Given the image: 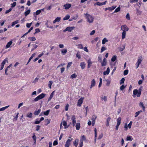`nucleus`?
<instances>
[{
  "label": "nucleus",
  "instance_id": "1",
  "mask_svg": "<svg viewBox=\"0 0 147 147\" xmlns=\"http://www.w3.org/2000/svg\"><path fill=\"white\" fill-rule=\"evenodd\" d=\"M46 94L42 93L38 96L37 97L34 98L33 100V102H36L38 100L43 98L45 96Z\"/></svg>",
  "mask_w": 147,
  "mask_h": 147
},
{
  "label": "nucleus",
  "instance_id": "2",
  "mask_svg": "<svg viewBox=\"0 0 147 147\" xmlns=\"http://www.w3.org/2000/svg\"><path fill=\"white\" fill-rule=\"evenodd\" d=\"M142 60L143 58L142 56H140L138 57V60L136 64V65H137L136 68H138V67L140 65L142 61Z\"/></svg>",
  "mask_w": 147,
  "mask_h": 147
},
{
  "label": "nucleus",
  "instance_id": "3",
  "mask_svg": "<svg viewBox=\"0 0 147 147\" xmlns=\"http://www.w3.org/2000/svg\"><path fill=\"white\" fill-rule=\"evenodd\" d=\"M86 16V18L87 19V21L89 23L92 22V16L86 13L85 14Z\"/></svg>",
  "mask_w": 147,
  "mask_h": 147
},
{
  "label": "nucleus",
  "instance_id": "4",
  "mask_svg": "<svg viewBox=\"0 0 147 147\" xmlns=\"http://www.w3.org/2000/svg\"><path fill=\"white\" fill-rule=\"evenodd\" d=\"M73 140V138L71 139H68L66 141L65 144V147H69L71 143V142Z\"/></svg>",
  "mask_w": 147,
  "mask_h": 147
},
{
  "label": "nucleus",
  "instance_id": "5",
  "mask_svg": "<svg viewBox=\"0 0 147 147\" xmlns=\"http://www.w3.org/2000/svg\"><path fill=\"white\" fill-rule=\"evenodd\" d=\"M121 118L119 117L117 119V124L116 127V129L117 130L119 128V126L120 124L121 121Z\"/></svg>",
  "mask_w": 147,
  "mask_h": 147
},
{
  "label": "nucleus",
  "instance_id": "6",
  "mask_svg": "<svg viewBox=\"0 0 147 147\" xmlns=\"http://www.w3.org/2000/svg\"><path fill=\"white\" fill-rule=\"evenodd\" d=\"M75 28L74 27H67L65 30H63V32H65L66 31L71 32Z\"/></svg>",
  "mask_w": 147,
  "mask_h": 147
},
{
  "label": "nucleus",
  "instance_id": "7",
  "mask_svg": "<svg viewBox=\"0 0 147 147\" xmlns=\"http://www.w3.org/2000/svg\"><path fill=\"white\" fill-rule=\"evenodd\" d=\"M121 29L123 31H128L129 30V28L126 25L121 26Z\"/></svg>",
  "mask_w": 147,
  "mask_h": 147
},
{
  "label": "nucleus",
  "instance_id": "8",
  "mask_svg": "<svg viewBox=\"0 0 147 147\" xmlns=\"http://www.w3.org/2000/svg\"><path fill=\"white\" fill-rule=\"evenodd\" d=\"M6 61H7V58L4 60L2 61L1 65V67H0V70H2L3 68L4 65Z\"/></svg>",
  "mask_w": 147,
  "mask_h": 147
},
{
  "label": "nucleus",
  "instance_id": "9",
  "mask_svg": "<svg viewBox=\"0 0 147 147\" xmlns=\"http://www.w3.org/2000/svg\"><path fill=\"white\" fill-rule=\"evenodd\" d=\"M71 119L72 121V125L73 126H74L76 124V118L75 115H73L72 116Z\"/></svg>",
  "mask_w": 147,
  "mask_h": 147
},
{
  "label": "nucleus",
  "instance_id": "10",
  "mask_svg": "<svg viewBox=\"0 0 147 147\" xmlns=\"http://www.w3.org/2000/svg\"><path fill=\"white\" fill-rule=\"evenodd\" d=\"M83 98H82L79 99L78 101L77 102V106L78 107H80L81 105L83 102Z\"/></svg>",
  "mask_w": 147,
  "mask_h": 147
},
{
  "label": "nucleus",
  "instance_id": "11",
  "mask_svg": "<svg viewBox=\"0 0 147 147\" xmlns=\"http://www.w3.org/2000/svg\"><path fill=\"white\" fill-rule=\"evenodd\" d=\"M86 140V137L85 136L83 135L81 136L80 143L83 144V142Z\"/></svg>",
  "mask_w": 147,
  "mask_h": 147
},
{
  "label": "nucleus",
  "instance_id": "12",
  "mask_svg": "<svg viewBox=\"0 0 147 147\" xmlns=\"http://www.w3.org/2000/svg\"><path fill=\"white\" fill-rule=\"evenodd\" d=\"M71 4L69 3H66L63 6L65 7V9H68L71 6Z\"/></svg>",
  "mask_w": 147,
  "mask_h": 147
},
{
  "label": "nucleus",
  "instance_id": "13",
  "mask_svg": "<svg viewBox=\"0 0 147 147\" xmlns=\"http://www.w3.org/2000/svg\"><path fill=\"white\" fill-rule=\"evenodd\" d=\"M107 3V1H105L104 2H102V3H100L99 2H97L94 5H99V6H101L103 5H105Z\"/></svg>",
  "mask_w": 147,
  "mask_h": 147
},
{
  "label": "nucleus",
  "instance_id": "14",
  "mask_svg": "<svg viewBox=\"0 0 147 147\" xmlns=\"http://www.w3.org/2000/svg\"><path fill=\"white\" fill-rule=\"evenodd\" d=\"M101 99L102 101H104L105 102H106L107 100V96L102 95L101 96Z\"/></svg>",
  "mask_w": 147,
  "mask_h": 147
},
{
  "label": "nucleus",
  "instance_id": "15",
  "mask_svg": "<svg viewBox=\"0 0 147 147\" xmlns=\"http://www.w3.org/2000/svg\"><path fill=\"white\" fill-rule=\"evenodd\" d=\"M79 142V140L78 139H75L74 141L73 142V145L76 147H77L78 145V142Z\"/></svg>",
  "mask_w": 147,
  "mask_h": 147
},
{
  "label": "nucleus",
  "instance_id": "16",
  "mask_svg": "<svg viewBox=\"0 0 147 147\" xmlns=\"http://www.w3.org/2000/svg\"><path fill=\"white\" fill-rule=\"evenodd\" d=\"M61 122H62L63 125L64 126V128L65 129H66L69 127V125H67V122L65 121H62Z\"/></svg>",
  "mask_w": 147,
  "mask_h": 147
},
{
  "label": "nucleus",
  "instance_id": "17",
  "mask_svg": "<svg viewBox=\"0 0 147 147\" xmlns=\"http://www.w3.org/2000/svg\"><path fill=\"white\" fill-rule=\"evenodd\" d=\"M12 43V42L11 41L7 43L5 46V49H7L10 47V46L11 45Z\"/></svg>",
  "mask_w": 147,
  "mask_h": 147
},
{
  "label": "nucleus",
  "instance_id": "18",
  "mask_svg": "<svg viewBox=\"0 0 147 147\" xmlns=\"http://www.w3.org/2000/svg\"><path fill=\"white\" fill-rule=\"evenodd\" d=\"M139 106L142 107L143 111V112H144L145 111V107L144 106L143 103L142 102H140L139 103Z\"/></svg>",
  "mask_w": 147,
  "mask_h": 147
},
{
  "label": "nucleus",
  "instance_id": "19",
  "mask_svg": "<svg viewBox=\"0 0 147 147\" xmlns=\"http://www.w3.org/2000/svg\"><path fill=\"white\" fill-rule=\"evenodd\" d=\"M110 72V69L109 67H108L107 68V69L106 71H105L103 72V75H106L108 74Z\"/></svg>",
  "mask_w": 147,
  "mask_h": 147
},
{
  "label": "nucleus",
  "instance_id": "20",
  "mask_svg": "<svg viewBox=\"0 0 147 147\" xmlns=\"http://www.w3.org/2000/svg\"><path fill=\"white\" fill-rule=\"evenodd\" d=\"M97 118V116L95 115L92 116V126L94 125L95 123V120Z\"/></svg>",
  "mask_w": 147,
  "mask_h": 147
},
{
  "label": "nucleus",
  "instance_id": "21",
  "mask_svg": "<svg viewBox=\"0 0 147 147\" xmlns=\"http://www.w3.org/2000/svg\"><path fill=\"white\" fill-rule=\"evenodd\" d=\"M94 142H95L96 141V137H97V130H96V128H94Z\"/></svg>",
  "mask_w": 147,
  "mask_h": 147
},
{
  "label": "nucleus",
  "instance_id": "22",
  "mask_svg": "<svg viewBox=\"0 0 147 147\" xmlns=\"http://www.w3.org/2000/svg\"><path fill=\"white\" fill-rule=\"evenodd\" d=\"M107 64V60L105 58H104L103 59L102 62L101 63V65L102 66H105Z\"/></svg>",
  "mask_w": 147,
  "mask_h": 147
},
{
  "label": "nucleus",
  "instance_id": "23",
  "mask_svg": "<svg viewBox=\"0 0 147 147\" xmlns=\"http://www.w3.org/2000/svg\"><path fill=\"white\" fill-rule=\"evenodd\" d=\"M61 20V18L59 17H57L53 21V23L55 24L56 22H59Z\"/></svg>",
  "mask_w": 147,
  "mask_h": 147
},
{
  "label": "nucleus",
  "instance_id": "24",
  "mask_svg": "<svg viewBox=\"0 0 147 147\" xmlns=\"http://www.w3.org/2000/svg\"><path fill=\"white\" fill-rule=\"evenodd\" d=\"M41 110L40 109H38V110H36L34 112V115H38L39 113H40Z\"/></svg>",
  "mask_w": 147,
  "mask_h": 147
},
{
  "label": "nucleus",
  "instance_id": "25",
  "mask_svg": "<svg viewBox=\"0 0 147 147\" xmlns=\"http://www.w3.org/2000/svg\"><path fill=\"white\" fill-rule=\"evenodd\" d=\"M85 65L86 64L84 62H82L80 63V65L81 67V68L82 69L85 68Z\"/></svg>",
  "mask_w": 147,
  "mask_h": 147
},
{
  "label": "nucleus",
  "instance_id": "26",
  "mask_svg": "<svg viewBox=\"0 0 147 147\" xmlns=\"http://www.w3.org/2000/svg\"><path fill=\"white\" fill-rule=\"evenodd\" d=\"M76 129L77 130H79L80 127V123H77L76 125Z\"/></svg>",
  "mask_w": 147,
  "mask_h": 147
},
{
  "label": "nucleus",
  "instance_id": "27",
  "mask_svg": "<svg viewBox=\"0 0 147 147\" xmlns=\"http://www.w3.org/2000/svg\"><path fill=\"white\" fill-rule=\"evenodd\" d=\"M111 119V118L109 117H108L107 119V124L106 126L108 127L109 125V122Z\"/></svg>",
  "mask_w": 147,
  "mask_h": 147
},
{
  "label": "nucleus",
  "instance_id": "28",
  "mask_svg": "<svg viewBox=\"0 0 147 147\" xmlns=\"http://www.w3.org/2000/svg\"><path fill=\"white\" fill-rule=\"evenodd\" d=\"M138 91L137 89H135L133 91V96L134 97H135L136 95L138 93Z\"/></svg>",
  "mask_w": 147,
  "mask_h": 147
},
{
  "label": "nucleus",
  "instance_id": "29",
  "mask_svg": "<svg viewBox=\"0 0 147 147\" xmlns=\"http://www.w3.org/2000/svg\"><path fill=\"white\" fill-rule=\"evenodd\" d=\"M50 111V109L44 112L43 114L47 116L49 114Z\"/></svg>",
  "mask_w": 147,
  "mask_h": 147
},
{
  "label": "nucleus",
  "instance_id": "30",
  "mask_svg": "<svg viewBox=\"0 0 147 147\" xmlns=\"http://www.w3.org/2000/svg\"><path fill=\"white\" fill-rule=\"evenodd\" d=\"M126 32V31H123L122 34V38L123 39L125 37Z\"/></svg>",
  "mask_w": 147,
  "mask_h": 147
},
{
  "label": "nucleus",
  "instance_id": "31",
  "mask_svg": "<svg viewBox=\"0 0 147 147\" xmlns=\"http://www.w3.org/2000/svg\"><path fill=\"white\" fill-rule=\"evenodd\" d=\"M88 68H89L91 67V64H92V62L91 61V59H89L88 60Z\"/></svg>",
  "mask_w": 147,
  "mask_h": 147
},
{
  "label": "nucleus",
  "instance_id": "32",
  "mask_svg": "<svg viewBox=\"0 0 147 147\" xmlns=\"http://www.w3.org/2000/svg\"><path fill=\"white\" fill-rule=\"evenodd\" d=\"M136 14L138 15H140L142 13V11H141L139 9H136Z\"/></svg>",
  "mask_w": 147,
  "mask_h": 147
},
{
  "label": "nucleus",
  "instance_id": "33",
  "mask_svg": "<svg viewBox=\"0 0 147 147\" xmlns=\"http://www.w3.org/2000/svg\"><path fill=\"white\" fill-rule=\"evenodd\" d=\"M61 53L63 55H65L67 52V49H63L61 51Z\"/></svg>",
  "mask_w": 147,
  "mask_h": 147
},
{
  "label": "nucleus",
  "instance_id": "34",
  "mask_svg": "<svg viewBox=\"0 0 147 147\" xmlns=\"http://www.w3.org/2000/svg\"><path fill=\"white\" fill-rule=\"evenodd\" d=\"M26 117L30 118H32V113H28L26 115Z\"/></svg>",
  "mask_w": 147,
  "mask_h": 147
},
{
  "label": "nucleus",
  "instance_id": "35",
  "mask_svg": "<svg viewBox=\"0 0 147 147\" xmlns=\"http://www.w3.org/2000/svg\"><path fill=\"white\" fill-rule=\"evenodd\" d=\"M30 9L24 12V15L25 16H27L30 13Z\"/></svg>",
  "mask_w": 147,
  "mask_h": 147
},
{
  "label": "nucleus",
  "instance_id": "36",
  "mask_svg": "<svg viewBox=\"0 0 147 147\" xmlns=\"http://www.w3.org/2000/svg\"><path fill=\"white\" fill-rule=\"evenodd\" d=\"M108 42V40L106 38H104L102 40V44L104 45L106 42Z\"/></svg>",
  "mask_w": 147,
  "mask_h": 147
},
{
  "label": "nucleus",
  "instance_id": "37",
  "mask_svg": "<svg viewBox=\"0 0 147 147\" xmlns=\"http://www.w3.org/2000/svg\"><path fill=\"white\" fill-rule=\"evenodd\" d=\"M142 110H140L139 111H138L136 112L135 113V117H137L140 114V113L141 112H142Z\"/></svg>",
  "mask_w": 147,
  "mask_h": 147
},
{
  "label": "nucleus",
  "instance_id": "38",
  "mask_svg": "<svg viewBox=\"0 0 147 147\" xmlns=\"http://www.w3.org/2000/svg\"><path fill=\"white\" fill-rule=\"evenodd\" d=\"M18 115H19L18 113H15V115H16V116H15V117H14L13 118L14 120L16 121L17 120V119H18Z\"/></svg>",
  "mask_w": 147,
  "mask_h": 147
},
{
  "label": "nucleus",
  "instance_id": "39",
  "mask_svg": "<svg viewBox=\"0 0 147 147\" xmlns=\"http://www.w3.org/2000/svg\"><path fill=\"white\" fill-rule=\"evenodd\" d=\"M117 57V56L116 55H114L112 57V58L111 59V61L113 62H114V61H115Z\"/></svg>",
  "mask_w": 147,
  "mask_h": 147
},
{
  "label": "nucleus",
  "instance_id": "40",
  "mask_svg": "<svg viewBox=\"0 0 147 147\" xmlns=\"http://www.w3.org/2000/svg\"><path fill=\"white\" fill-rule=\"evenodd\" d=\"M9 106V105H8L6 106H5V107L0 108V111H4L5 110L7 109V108H8Z\"/></svg>",
  "mask_w": 147,
  "mask_h": 147
},
{
  "label": "nucleus",
  "instance_id": "41",
  "mask_svg": "<svg viewBox=\"0 0 147 147\" xmlns=\"http://www.w3.org/2000/svg\"><path fill=\"white\" fill-rule=\"evenodd\" d=\"M18 22H19V20H16V21H15L13 22L12 23V24L11 25V26L12 27H13L15 24L18 23Z\"/></svg>",
  "mask_w": 147,
  "mask_h": 147
},
{
  "label": "nucleus",
  "instance_id": "42",
  "mask_svg": "<svg viewBox=\"0 0 147 147\" xmlns=\"http://www.w3.org/2000/svg\"><path fill=\"white\" fill-rule=\"evenodd\" d=\"M116 6H113L111 7H108V10H112L115 9L116 7Z\"/></svg>",
  "mask_w": 147,
  "mask_h": 147
},
{
  "label": "nucleus",
  "instance_id": "43",
  "mask_svg": "<svg viewBox=\"0 0 147 147\" xmlns=\"http://www.w3.org/2000/svg\"><path fill=\"white\" fill-rule=\"evenodd\" d=\"M32 138L34 141V143H36V137L34 133L32 136Z\"/></svg>",
  "mask_w": 147,
  "mask_h": 147
},
{
  "label": "nucleus",
  "instance_id": "44",
  "mask_svg": "<svg viewBox=\"0 0 147 147\" xmlns=\"http://www.w3.org/2000/svg\"><path fill=\"white\" fill-rule=\"evenodd\" d=\"M53 82L52 81H50L49 82L48 86L50 89L51 88V86Z\"/></svg>",
  "mask_w": 147,
  "mask_h": 147
},
{
  "label": "nucleus",
  "instance_id": "45",
  "mask_svg": "<svg viewBox=\"0 0 147 147\" xmlns=\"http://www.w3.org/2000/svg\"><path fill=\"white\" fill-rule=\"evenodd\" d=\"M125 80V78H122L120 81V84L121 85L123 84L124 83Z\"/></svg>",
  "mask_w": 147,
  "mask_h": 147
},
{
  "label": "nucleus",
  "instance_id": "46",
  "mask_svg": "<svg viewBox=\"0 0 147 147\" xmlns=\"http://www.w3.org/2000/svg\"><path fill=\"white\" fill-rule=\"evenodd\" d=\"M70 18V16L69 15L66 16H65L63 18V20H68Z\"/></svg>",
  "mask_w": 147,
  "mask_h": 147
},
{
  "label": "nucleus",
  "instance_id": "47",
  "mask_svg": "<svg viewBox=\"0 0 147 147\" xmlns=\"http://www.w3.org/2000/svg\"><path fill=\"white\" fill-rule=\"evenodd\" d=\"M16 5V2H13L11 4V7L13 8Z\"/></svg>",
  "mask_w": 147,
  "mask_h": 147
},
{
  "label": "nucleus",
  "instance_id": "48",
  "mask_svg": "<svg viewBox=\"0 0 147 147\" xmlns=\"http://www.w3.org/2000/svg\"><path fill=\"white\" fill-rule=\"evenodd\" d=\"M52 6L51 5L47 6L46 5L45 7L46 9L48 10H50Z\"/></svg>",
  "mask_w": 147,
  "mask_h": 147
},
{
  "label": "nucleus",
  "instance_id": "49",
  "mask_svg": "<svg viewBox=\"0 0 147 147\" xmlns=\"http://www.w3.org/2000/svg\"><path fill=\"white\" fill-rule=\"evenodd\" d=\"M125 17L126 19H127L128 20H130V19L129 14L128 13L127 14Z\"/></svg>",
  "mask_w": 147,
  "mask_h": 147
},
{
  "label": "nucleus",
  "instance_id": "50",
  "mask_svg": "<svg viewBox=\"0 0 147 147\" xmlns=\"http://www.w3.org/2000/svg\"><path fill=\"white\" fill-rule=\"evenodd\" d=\"M131 136H128L127 137L126 140L127 141H131Z\"/></svg>",
  "mask_w": 147,
  "mask_h": 147
},
{
  "label": "nucleus",
  "instance_id": "51",
  "mask_svg": "<svg viewBox=\"0 0 147 147\" xmlns=\"http://www.w3.org/2000/svg\"><path fill=\"white\" fill-rule=\"evenodd\" d=\"M107 48L104 47H102L101 49V53H102L103 51L106 50Z\"/></svg>",
  "mask_w": 147,
  "mask_h": 147
},
{
  "label": "nucleus",
  "instance_id": "52",
  "mask_svg": "<svg viewBox=\"0 0 147 147\" xmlns=\"http://www.w3.org/2000/svg\"><path fill=\"white\" fill-rule=\"evenodd\" d=\"M78 48V49H83V47L82 45L81 44H79L77 45Z\"/></svg>",
  "mask_w": 147,
  "mask_h": 147
},
{
  "label": "nucleus",
  "instance_id": "53",
  "mask_svg": "<svg viewBox=\"0 0 147 147\" xmlns=\"http://www.w3.org/2000/svg\"><path fill=\"white\" fill-rule=\"evenodd\" d=\"M120 8L119 7L115 9V10L114 12V13L117 12L119 11H120Z\"/></svg>",
  "mask_w": 147,
  "mask_h": 147
},
{
  "label": "nucleus",
  "instance_id": "54",
  "mask_svg": "<svg viewBox=\"0 0 147 147\" xmlns=\"http://www.w3.org/2000/svg\"><path fill=\"white\" fill-rule=\"evenodd\" d=\"M77 77V75L75 74H74L71 76V78H76Z\"/></svg>",
  "mask_w": 147,
  "mask_h": 147
},
{
  "label": "nucleus",
  "instance_id": "55",
  "mask_svg": "<svg viewBox=\"0 0 147 147\" xmlns=\"http://www.w3.org/2000/svg\"><path fill=\"white\" fill-rule=\"evenodd\" d=\"M41 12V10H38L36 12V15H39Z\"/></svg>",
  "mask_w": 147,
  "mask_h": 147
},
{
  "label": "nucleus",
  "instance_id": "56",
  "mask_svg": "<svg viewBox=\"0 0 147 147\" xmlns=\"http://www.w3.org/2000/svg\"><path fill=\"white\" fill-rule=\"evenodd\" d=\"M128 70L127 69L125 70L123 72L124 75H126L128 74Z\"/></svg>",
  "mask_w": 147,
  "mask_h": 147
},
{
  "label": "nucleus",
  "instance_id": "57",
  "mask_svg": "<svg viewBox=\"0 0 147 147\" xmlns=\"http://www.w3.org/2000/svg\"><path fill=\"white\" fill-rule=\"evenodd\" d=\"M126 86H124V85H122L120 87V89L121 90H123L125 88Z\"/></svg>",
  "mask_w": 147,
  "mask_h": 147
},
{
  "label": "nucleus",
  "instance_id": "58",
  "mask_svg": "<svg viewBox=\"0 0 147 147\" xmlns=\"http://www.w3.org/2000/svg\"><path fill=\"white\" fill-rule=\"evenodd\" d=\"M45 121H46V124H45L46 125H47L50 123V120L48 119L45 120Z\"/></svg>",
  "mask_w": 147,
  "mask_h": 147
},
{
  "label": "nucleus",
  "instance_id": "59",
  "mask_svg": "<svg viewBox=\"0 0 147 147\" xmlns=\"http://www.w3.org/2000/svg\"><path fill=\"white\" fill-rule=\"evenodd\" d=\"M78 17V14H76V16H74L73 17V19L74 20H76Z\"/></svg>",
  "mask_w": 147,
  "mask_h": 147
},
{
  "label": "nucleus",
  "instance_id": "60",
  "mask_svg": "<svg viewBox=\"0 0 147 147\" xmlns=\"http://www.w3.org/2000/svg\"><path fill=\"white\" fill-rule=\"evenodd\" d=\"M38 119H36V120L34 122V123L36 124H37L39 123L40 122V120H37Z\"/></svg>",
  "mask_w": 147,
  "mask_h": 147
},
{
  "label": "nucleus",
  "instance_id": "61",
  "mask_svg": "<svg viewBox=\"0 0 147 147\" xmlns=\"http://www.w3.org/2000/svg\"><path fill=\"white\" fill-rule=\"evenodd\" d=\"M58 144V142L57 141L55 140L53 142V145L54 146H55L57 145Z\"/></svg>",
  "mask_w": 147,
  "mask_h": 147
},
{
  "label": "nucleus",
  "instance_id": "62",
  "mask_svg": "<svg viewBox=\"0 0 147 147\" xmlns=\"http://www.w3.org/2000/svg\"><path fill=\"white\" fill-rule=\"evenodd\" d=\"M69 107V105L68 104H67L66 105L65 107V110L66 111H67L68 109V107Z\"/></svg>",
  "mask_w": 147,
  "mask_h": 147
},
{
  "label": "nucleus",
  "instance_id": "63",
  "mask_svg": "<svg viewBox=\"0 0 147 147\" xmlns=\"http://www.w3.org/2000/svg\"><path fill=\"white\" fill-rule=\"evenodd\" d=\"M40 126L39 125H37L36 127V130L38 131L39 130L40 128Z\"/></svg>",
  "mask_w": 147,
  "mask_h": 147
},
{
  "label": "nucleus",
  "instance_id": "64",
  "mask_svg": "<svg viewBox=\"0 0 147 147\" xmlns=\"http://www.w3.org/2000/svg\"><path fill=\"white\" fill-rule=\"evenodd\" d=\"M12 9L11 8H10L8 10H6L5 12V13H8L9 12H10L11 10H12Z\"/></svg>",
  "mask_w": 147,
  "mask_h": 147
}]
</instances>
